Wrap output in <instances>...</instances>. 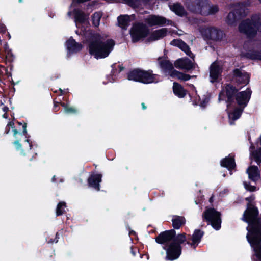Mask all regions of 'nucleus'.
I'll use <instances>...</instances> for the list:
<instances>
[{"label": "nucleus", "instance_id": "f257e3e1", "mask_svg": "<svg viewBox=\"0 0 261 261\" xmlns=\"http://www.w3.org/2000/svg\"><path fill=\"white\" fill-rule=\"evenodd\" d=\"M115 45L112 39L105 40L99 33H94L88 40V50L89 54L96 59L109 56Z\"/></svg>", "mask_w": 261, "mask_h": 261}, {"label": "nucleus", "instance_id": "f03ea898", "mask_svg": "<svg viewBox=\"0 0 261 261\" xmlns=\"http://www.w3.org/2000/svg\"><path fill=\"white\" fill-rule=\"evenodd\" d=\"M242 220L248 223L247 234L261 232V216L259 217V210L255 204H247Z\"/></svg>", "mask_w": 261, "mask_h": 261}, {"label": "nucleus", "instance_id": "7ed1b4c3", "mask_svg": "<svg viewBox=\"0 0 261 261\" xmlns=\"http://www.w3.org/2000/svg\"><path fill=\"white\" fill-rule=\"evenodd\" d=\"M127 79L144 84L156 83L160 81V75L153 73L152 70H144L135 68L127 73Z\"/></svg>", "mask_w": 261, "mask_h": 261}, {"label": "nucleus", "instance_id": "20e7f679", "mask_svg": "<svg viewBox=\"0 0 261 261\" xmlns=\"http://www.w3.org/2000/svg\"><path fill=\"white\" fill-rule=\"evenodd\" d=\"M186 241V233H179L172 242L168 245L163 246V249L166 252V260H174L178 259L182 252L181 244Z\"/></svg>", "mask_w": 261, "mask_h": 261}, {"label": "nucleus", "instance_id": "39448f33", "mask_svg": "<svg viewBox=\"0 0 261 261\" xmlns=\"http://www.w3.org/2000/svg\"><path fill=\"white\" fill-rule=\"evenodd\" d=\"M239 31L245 34L248 38L252 39L261 31V20L259 18L252 17L243 20L239 25Z\"/></svg>", "mask_w": 261, "mask_h": 261}, {"label": "nucleus", "instance_id": "423d86ee", "mask_svg": "<svg viewBox=\"0 0 261 261\" xmlns=\"http://www.w3.org/2000/svg\"><path fill=\"white\" fill-rule=\"evenodd\" d=\"M11 128L12 129V131L13 132V136L16 139L13 143L15 146L16 149L17 150H21V154L23 155H26V153L24 152L23 150L22 149V145L20 143V141H21V137L23 136H25V141L29 143L30 150L33 147L32 142L28 138L29 136H28V134L27 131V123H23L22 127V132H20V131H18L15 128L14 122L13 121H10L5 127L4 134H8ZM19 130H21V129H20Z\"/></svg>", "mask_w": 261, "mask_h": 261}, {"label": "nucleus", "instance_id": "0eeeda50", "mask_svg": "<svg viewBox=\"0 0 261 261\" xmlns=\"http://www.w3.org/2000/svg\"><path fill=\"white\" fill-rule=\"evenodd\" d=\"M203 221L211 224L212 227L216 230H219L221 227V214L214 208L206 209L202 214Z\"/></svg>", "mask_w": 261, "mask_h": 261}, {"label": "nucleus", "instance_id": "6e6552de", "mask_svg": "<svg viewBox=\"0 0 261 261\" xmlns=\"http://www.w3.org/2000/svg\"><path fill=\"white\" fill-rule=\"evenodd\" d=\"M129 34L132 42L136 43L146 38L149 34V30L145 24L137 22L133 24Z\"/></svg>", "mask_w": 261, "mask_h": 261}, {"label": "nucleus", "instance_id": "1a4fd4ad", "mask_svg": "<svg viewBox=\"0 0 261 261\" xmlns=\"http://www.w3.org/2000/svg\"><path fill=\"white\" fill-rule=\"evenodd\" d=\"M247 239L253 248L258 261H261V232L247 234Z\"/></svg>", "mask_w": 261, "mask_h": 261}, {"label": "nucleus", "instance_id": "9d476101", "mask_svg": "<svg viewBox=\"0 0 261 261\" xmlns=\"http://www.w3.org/2000/svg\"><path fill=\"white\" fill-rule=\"evenodd\" d=\"M201 33L204 38L213 41H221L224 35L223 31L213 27L202 29Z\"/></svg>", "mask_w": 261, "mask_h": 261}, {"label": "nucleus", "instance_id": "9b49d317", "mask_svg": "<svg viewBox=\"0 0 261 261\" xmlns=\"http://www.w3.org/2000/svg\"><path fill=\"white\" fill-rule=\"evenodd\" d=\"M207 0H184L187 9L192 13L202 15Z\"/></svg>", "mask_w": 261, "mask_h": 261}, {"label": "nucleus", "instance_id": "f8f14e48", "mask_svg": "<svg viewBox=\"0 0 261 261\" xmlns=\"http://www.w3.org/2000/svg\"><path fill=\"white\" fill-rule=\"evenodd\" d=\"M176 237V231L174 229H170L161 232L155 238V241L159 244L168 245Z\"/></svg>", "mask_w": 261, "mask_h": 261}, {"label": "nucleus", "instance_id": "ddd939ff", "mask_svg": "<svg viewBox=\"0 0 261 261\" xmlns=\"http://www.w3.org/2000/svg\"><path fill=\"white\" fill-rule=\"evenodd\" d=\"M102 175L101 173L96 174L94 172H91L87 179L88 186L97 191H100V184L102 181Z\"/></svg>", "mask_w": 261, "mask_h": 261}, {"label": "nucleus", "instance_id": "4468645a", "mask_svg": "<svg viewBox=\"0 0 261 261\" xmlns=\"http://www.w3.org/2000/svg\"><path fill=\"white\" fill-rule=\"evenodd\" d=\"M145 22L149 26H163L166 24L167 19L165 17L156 15H150L145 19Z\"/></svg>", "mask_w": 261, "mask_h": 261}, {"label": "nucleus", "instance_id": "2eb2a0df", "mask_svg": "<svg viewBox=\"0 0 261 261\" xmlns=\"http://www.w3.org/2000/svg\"><path fill=\"white\" fill-rule=\"evenodd\" d=\"M225 95L227 97L226 102L229 105L234 102V98L239 92V89L231 84H226L225 85Z\"/></svg>", "mask_w": 261, "mask_h": 261}, {"label": "nucleus", "instance_id": "dca6fc26", "mask_svg": "<svg viewBox=\"0 0 261 261\" xmlns=\"http://www.w3.org/2000/svg\"><path fill=\"white\" fill-rule=\"evenodd\" d=\"M175 67L179 69L189 71L194 68V64L187 57L179 58L174 62Z\"/></svg>", "mask_w": 261, "mask_h": 261}, {"label": "nucleus", "instance_id": "f3484780", "mask_svg": "<svg viewBox=\"0 0 261 261\" xmlns=\"http://www.w3.org/2000/svg\"><path fill=\"white\" fill-rule=\"evenodd\" d=\"M204 234V231L201 229H195L191 238H187L186 242H187V244L190 245L192 247L195 248L201 242V239Z\"/></svg>", "mask_w": 261, "mask_h": 261}, {"label": "nucleus", "instance_id": "a211bd4d", "mask_svg": "<svg viewBox=\"0 0 261 261\" xmlns=\"http://www.w3.org/2000/svg\"><path fill=\"white\" fill-rule=\"evenodd\" d=\"M250 5L249 1H244L237 3L234 11L240 19L247 16V8Z\"/></svg>", "mask_w": 261, "mask_h": 261}, {"label": "nucleus", "instance_id": "6ab92c4d", "mask_svg": "<svg viewBox=\"0 0 261 261\" xmlns=\"http://www.w3.org/2000/svg\"><path fill=\"white\" fill-rule=\"evenodd\" d=\"M66 46L68 51V54H74L80 52L83 48V45L71 37L66 42Z\"/></svg>", "mask_w": 261, "mask_h": 261}, {"label": "nucleus", "instance_id": "aec40b11", "mask_svg": "<svg viewBox=\"0 0 261 261\" xmlns=\"http://www.w3.org/2000/svg\"><path fill=\"white\" fill-rule=\"evenodd\" d=\"M233 77L235 78L236 83L237 85H246L249 82V77L247 73H242L239 68H235L233 70Z\"/></svg>", "mask_w": 261, "mask_h": 261}, {"label": "nucleus", "instance_id": "412c9836", "mask_svg": "<svg viewBox=\"0 0 261 261\" xmlns=\"http://www.w3.org/2000/svg\"><path fill=\"white\" fill-rule=\"evenodd\" d=\"M5 53L6 55V65H7L6 67H3L5 70L6 74L7 75L9 76H11V71L13 69V65L12 64V62L14 60L15 56L12 53V50H9Z\"/></svg>", "mask_w": 261, "mask_h": 261}, {"label": "nucleus", "instance_id": "4be33fe9", "mask_svg": "<svg viewBox=\"0 0 261 261\" xmlns=\"http://www.w3.org/2000/svg\"><path fill=\"white\" fill-rule=\"evenodd\" d=\"M220 165L231 172L236 167L234 155L230 154L228 156L222 159L220 161Z\"/></svg>", "mask_w": 261, "mask_h": 261}, {"label": "nucleus", "instance_id": "5701e85b", "mask_svg": "<svg viewBox=\"0 0 261 261\" xmlns=\"http://www.w3.org/2000/svg\"><path fill=\"white\" fill-rule=\"evenodd\" d=\"M251 94L250 91H243L239 92L234 99L236 100L238 105L243 106L244 108L247 105L251 97Z\"/></svg>", "mask_w": 261, "mask_h": 261}, {"label": "nucleus", "instance_id": "b1692460", "mask_svg": "<svg viewBox=\"0 0 261 261\" xmlns=\"http://www.w3.org/2000/svg\"><path fill=\"white\" fill-rule=\"evenodd\" d=\"M222 68L216 62L213 63L210 68V77L213 80L212 82L216 81L221 75Z\"/></svg>", "mask_w": 261, "mask_h": 261}, {"label": "nucleus", "instance_id": "393cba45", "mask_svg": "<svg viewBox=\"0 0 261 261\" xmlns=\"http://www.w3.org/2000/svg\"><path fill=\"white\" fill-rule=\"evenodd\" d=\"M167 28H162L153 31L148 37L149 42H152L164 38L167 34Z\"/></svg>", "mask_w": 261, "mask_h": 261}, {"label": "nucleus", "instance_id": "a878e982", "mask_svg": "<svg viewBox=\"0 0 261 261\" xmlns=\"http://www.w3.org/2000/svg\"><path fill=\"white\" fill-rule=\"evenodd\" d=\"M162 58V57H159L158 58L160 67L163 70L164 73H168L170 75L172 72L175 70L173 65L169 60H161Z\"/></svg>", "mask_w": 261, "mask_h": 261}, {"label": "nucleus", "instance_id": "bb28decb", "mask_svg": "<svg viewBox=\"0 0 261 261\" xmlns=\"http://www.w3.org/2000/svg\"><path fill=\"white\" fill-rule=\"evenodd\" d=\"M241 56L249 60L261 61V51L254 49H250L247 52L242 53Z\"/></svg>", "mask_w": 261, "mask_h": 261}, {"label": "nucleus", "instance_id": "cd10ccee", "mask_svg": "<svg viewBox=\"0 0 261 261\" xmlns=\"http://www.w3.org/2000/svg\"><path fill=\"white\" fill-rule=\"evenodd\" d=\"M247 173L249 179L253 181H256L260 178V173L256 166H251L247 169Z\"/></svg>", "mask_w": 261, "mask_h": 261}, {"label": "nucleus", "instance_id": "c85d7f7f", "mask_svg": "<svg viewBox=\"0 0 261 261\" xmlns=\"http://www.w3.org/2000/svg\"><path fill=\"white\" fill-rule=\"evenodd\" d=\"M170 8L175 14L179 16L182 17L187 15V12L180 3H174L170 6Z\"/></svg>", "mask_w": 261, "mask_h": 261}, {"label": "nucleus", "instance_id": "c756f323", "mask_svg": "<svg viewBox=\"0 0 261 261\" xmlns=\"http://www.w3.org/2000/svg\"><path fill=\"white\" fill-rule=\"evenodd\" d=\"M117 22L119 27L122 29L126 30L129 25L130 18L128 15H120L117 17Z\"/></svg>", "mask_w": 261, "mask_h": 261}, {"label": "nucleus", "instance_id": "7c9ffc66", "mask_svg": "<svg viewBox=\"0 0 261 261\" xmlns=\"http://www.w3.org/2000/svg\"><path fill=\"white\" fill-rule=\"evenodd\" d=\"M173 91L174 94L179 98H184L187 94V90L179 83H173Z\"/></svg>", "mask_w": 261, "mask_h": 261}, {"label": "nucleus", "instance_id": "2f4dec72", "mask_svg": "<svg viewBox=\"0 0 261 261\" xmlns=\"http://www.w3.org/2000/svg\"><path fill=\"white\" fill-rule=\"evenodd\" d=\"M75 22L83 24L85 22L87 16L85 13L79 9H74L73 11Z\"/></svg>", "mask_w": 261, "mask_h": 261}, {"label": "nucleus", "instance_id": "473e14b6", "mask_svg": "<svg viewBox=\"0 0 261 261\" xmlns=\"http://www.w3.org/2000/svg\"><path fill=\"white\" fill-rule=\"evenodd\" d=\"M219 11L217 5L210 6V2L207 0L204 9L203 10L202 15L207 16L210 14H215Z\"/></svg>", "mask_w": 261, "mask_h": 261}, {"label": "nucleus", "instance_id": "72a5a7b5", "mask_svg": "<svg viewBox=\"0 0 261 261\" xmlns=\"http://www.w3.org/2000/svg\"><path fill=\"white\" fill-rule=\"evenodd\" d=\"M173 229H178L186 223V219L183 216L175 215L172 219Z\"/></svg>", "mask_w": 261, "mask_h": 261}, {"label": "nucleus", "instance_id": "f704fd0d", "mask_svg": "<svg viewBox=\"0 0 261 261\" xmlns=\"http://www.w3.org/2000/svg\"><path fill=\"white\" fill-rule=\"evenodd\" d=\"M170 76L172 77H176L178 80L187 81L190 80L192 77L189 74L184 73L178 71L176 70H174L172 73L170 74Z\"/></svg>", "mask_w": 261, "mask_h": 261}, {"label": "nucleus", "instance_id": "c9c22d12", "mask_svg": "<svg viewBox=\"0 0 261 261\" xmlns=\"http://www.w3.org/2000/svg\"><path fill=\"white\" fill-rule=\"evenodd\" d=\"M238 15L235 13L234 11L230 12L227 16L226 21L229 25L234 24L238 20L240 19Z\"/></svg>", "mask_w": 261, "mask_h": 261}, {"label": "nucleus", "instance_id": "e433bc0d", "mask_svg": "<svg viewBox=\"0 0 261 261\" xmlns=\"http://www.w3.org/2000/svg\"><path fill=\"white\" fill-rule=\"evenodd\" d=\"M66 207V203L64 201L59 202L57 206L56 214L57 216H61L65 213V208Z\"/></svg>", "mask_w": 261, "mask_h": 261}, {"label": "nucleus", "instance_id": "4c0bfd02", "mask_svg": "<svg viewBox=\"0 0 261 261\" xmlns=\"http://www.w3.org/2000/svg\"><path fill=\"white\" fill-rule=\"evenodd\" d=\"M60 105L64 108L65 112L69 114H75L77 113V110L70 107L67 103L60 102Z\"/></svg>", "mask_w": 261, "mask_h": 261}, {"label": "nucleus", "instance_id": "58836bf2", "mask_svg": "<svg viewBox=\"0 0 261 261\" xmlns=\"http://www.w3.org/2000/svg\"><path fill=\"white\" fill-rule=\"evenodd\" d=\"M243 111V109H241L240 108H236L234 109L233 112L229 115V117H230V115H232V119L234 121L236 120L241 117Z\"/></svg>", "mask_w": 261, "mask_h": 261}, {"label": "nucleus", "instance_id": "ea45409f", "mask_svg": "<svg viewBox=\"0 0 261 261\" xmlns=\"http://www.w3.org/2000/svg\"><path fill=\"white\" fill-rule=\"evenodd\" d=\"M125 4L133 8H138L140 5L139 0H122Z\"/></svg>", "mask_w": 261, "mask_h": 261}, {"label": "nucleus", "instance_id": "a19ab883", "mask_svg": "<svg viewBox=\"0 0 261 261\" xmlns=\"http://www.w3.org/2000/svg\"><path fill=\"white\" fill-rule=\"evenodd\" d=\"M101 18V15L97 12L94 13L92 16V21L93 24L95 27H98L99 24V21Z\"/></svg>", "mask_w": 261, "mask_h": 261}, {"label": "nucleus", "instance_id": "79ce46f5", "mask_svg": "<svg viewBox=\"0 0 261 261\" xmlns=\"http://www.w3.org/2000/svg\"><path fill=\"white\" fill-rule=\"evenodd\" d=\"M253 155L256 163L257 165H259L261 163V148L254 151Z\"/></svg>", "mask_w": 261, "mask_h": 261}, {"label": "nucleus", "instance_id": "37998d69", "mask_svg": "<svg viewBox=\"0 0 261 261\" xmlns=\"http://www.w3.org/2000/svg\"><path fill=\"white\" fill-rule=\"evenodd\" d=\"M255 198V197L254 195L252 194L250 196L245 198V199L246 201H247V204H255V202L254 201Z\"/></svg>", "mask_w": 261, "mask_h": 261}, {"label": "nucleus", "instance_id": "c03bdc74", "mask_svg": "<svg viewBox=\"0 0 261 261\" xmlns=\"http://www.w3.org/2000/svg\"><path fill=\"white\" fill-rule=\"evenodd\" d=\"M185 53V54L188 56L189 57H190L192 59H194L195 57L194 55L191 52L190 50V48L189 46H188L186 49L183 51Z\"/></svg>", "mask_w": 261, "mask_h": 261}, {"label": "nucleus", "instance_id": "a18cd8bd", "mask_svg": "<svg viewBox=\"0 0 261 261\" xmlns=\"http://www.w3.org/2000/svg\"><path fill=\"white\" fill-rule=\"evenodd\" d=\"M185 53V54L188 56L189 57H190L192 59H194L195 57L194 55L191 52L190 50V48L189 46H188L186 49L183 51Z\"/></svg>", "mask_w": 261, "mask_h": 261}, {"label": "nucleus", "instance_id": "49530a36", "mask_svg": "<svg viewBox=\"0 0 261 261\" xmlns=\"http://www.w3.org/2000/svg\"><path fill=\"white\" fill-rule=\"evenodd\" d=\"M183 40H182L181 39H174L173 40H172L171 42H170V44L173 45V46H177L178 47V46H179L180 43L182 42Z\"/></svg>", "mask_w": 261, "mask_h": 261}, {"label": "nucleus", "instance_id": "de8ad7c7", "mask_svg": "<svg viewBox=\"0 0 261 261\" xmlns=\"http://www.w3.org/2000/svg\"><path fill=\"white\" fill-rule=\"evenodd\" d=\"M246 189L250 192H254L256 190V187L254 186L246 184L245 186Z\"/></svg>", "mask_w": 261, "mask_h": 261}, {"label": "nucleus", "instance_id": "09e8293b", "mask_svg": "<svg viewBox=\"0 0 261 261\" xmlns=\"http://www.w3.org/2000/svg\"><path fill=\"white\" fill-rule=\"evenodd\" d=\"M116 64H114L112 65V70L111 71V74L113 76H116V74H118V70L116 68Z\"/></svg>", "mask_w": 261, "mask_h": 261}, {"label": "nucleus", "instance_id": "8fccbe9b", "mask_svg": "<svg viewBox=\"0 0 261 261\" xmlns=\"http://www.w3.org/2000/svg\"><path fill=\"white\" fill-rule=\"evenodd\" d=\"M54 107H53V110L54 112H58L59 109H60V108H59V105H60V102H56L55 101H54Z\"/></svg>", "mask_w": 261, "mask_h": 261}, {"label": "nucleus", "instance_id": "3c124183", "mask_svg": "<svg viewBox=\"0 0 261 261\" xmlns=\"http://www.w3.org/2000/svg\"><path fill=\"white\" fill-rule=\"evenodd\" d=\"M189 45L184 41L180 43L178 47L183 51Z\"/></svg>", "mask_w": 261, "mask_h": 261}, {"label": "nucleus", "instance_id": "603ef678", "mask_svg": "<svg viewBox=\"0 0 261 261\" xmlns=\"http://www.w3.org/2000/svg\"><path fill=\"white\" fill-rule=\"evenodd\" d=\"M7 31L6 27L3 23H0V33L4 34Z\"/></svg>", "mask_w": 261, "mask_h": 261}, {"label": "nucleus", "instance_id": "864d4df0", "mask_svg": "<svg viewBox=\"0 0 261 261\" xmlns=\"http://www.w3.org/2000/svg\"><path fill=\"white\" fill-rule=\"evenodd\" d=\"M137 251H138V249L136 247H134L133 246H131L130 252L134 256L136 255Z\"/></svg>", "mask_w": 261, "mask_h": 261}, {"label": "nucleus", "instance_id": "5fc2aeb1", "mask_svg": "<svg viewBox=\"0 0 261 261\" xmlns=\"http://www.w3.org/2000/svg\"><path fill=\"white\" fill-rule=\"evenodd\" d=\"M3 48L5 52L11 49L9 48L8 43L6 42H4Z\"/></svg>", "mask_w": 261, "mask_h": 261}, {"label": "nucleus", "instance_id": "6e6d98bb", "mask_svg": "<svg viewBox=\"0 0 261 261\" xmlns=\"http://www.w3.org/2000/svg\"><path fill=\"white\" fill-rule=\"evenodd\" d=\"M128 229H129V235H133V236H136V232L133 230H130V227L128 225L127 226Z\"/></svg>", "mask_w": 261, "mask_h": 261}, {"label": "nucleus", "instance_id": "4d7b16f0", "mask_svg": "<svg viewBox=\"0 0 261 261\" xmlns=\"http://www.w3.org/2000/svg\"><path fill=\"white\" fill-rule=\"evenodd\" d=\"M150 1L151 0H139L140 5H141V3L145 5L147 4L150 2Z\"/></svg>", "mask_w": 261, "mask_h": 261}, {"label": "nucleus", "instance_id": "13d9d810", "mask_svg": "<svg viewBox=\"0 0 261 261\" xmlns=\"http://www.w3.org/2000/svg\"><path fill=\"white\" fill-rule=\"evenodd\" d=\"M118 73H120L122 71H123L124 69V67L122 65H118Z\"/></svg>", "mask_w": 261, "mask_h": 261}, {"label": "nucleus", "instance_id": "bf43d9fd", "mask_svg": "<svg viewBox=\"0 0 261 261\" xmlns=\"http://www.w3.org/2000/svg\"><path fill=\"white\" fill-rule=\"evenodd\" d=\"M46 241L48 243L51 244L55 242V240L54 239H53V238H48L47 239H46Z\"/></svg>", "mask_w": 261, "mask_h": 261}, {"label": "nucleus", "instance_id": "052dcab7", "mask_svg": "<svg viewBox=\"0 0 261 261\" xmlns=\"http://www.w3.org/2000/svg\"><path fill=\"white\" fill-rule=\"evenodd\" d=\"M59 233L57 232L56 233V237H55V238L54 239L55 243H57L58 242V239L59 238Z\"/></svg>", "mask_w": 261, "mask_h": 261}, {"label": "nucleus", "instance_id": "680f3d73", "mask_svg": "<svg viewBox=\"0 0 261 261\" xmlns=\"http://www.w3.org/2000/svg\"><path fill=\"white\" fill-rule=\"evenodd\" d=\"M9 110V108L7 106H4L3 108V111L5 112V113H7Z\"/></svg>", "mask_w": 261, "mask_h": 261}, {"label": "nucleus", "instance_id": "e2e57ef3", "mask_svg": "<svg viewBox=\"0 0 261 261\" xmlns=\"http://www.w3.org/2000/svg\"><path fill=\"white\" fill-rule=\"evenodd\" d=\"M221 95H224V93L223 91H221L219 94V98H218V99L219 101H221L222 100V99H221Z\"/></svg>", "mask_w": 261, "mask_h": 261}, {"label": "nucleus", "instance_id": "0e129e2a", "mask_svg": "<svg viewBox=\"0 0 261 261\" xmlns=\"http://www.w3.org/2000/svg\"><path fill=\"white\" fill-rule=\"evenodd\" d=\"M141 106H142V108L143 110H145L146 109L147 107L146 106H145V103L144 102H142L141 103Z\"/></svg>", "mask_w": 261, "mask_h": 261}, {"label": "nucleus", "instance_id": "69168bd1", "mask_svg": "<svg viewBox=\"0 0 261 261\" xmlns=\"http://www.w3.org/2000/svg\"><path fill=\"white\" fill-rule=\"evenodd\" d=\"M59 91H60V94L59 95H64V91L61 88H59Z\"/></svg>", "mask_w": 261, "mask_h": 261}, {"label": "nucleus", "instance_id": "338daca9", "mask_svg": "<svg viewBox=\"0 0 261 261\" xmlns=\"http://www.w3.org/2000/svg\"><path fill=\"white\" fill-rule=\"evenodd\" d=\"M205 103H206V102H205V100H203V101H202V102H201L200 103V106H201V107H204V106H205Z\"/></svg>", "mask_w": 261, "mask_h": 261}, {"label": "nucleus", "instance_id": "774afa93", "mask_svg": "<svg viewBox=\"0 0 261 261\" xmlns=\"http://www.w3.org/2000/svg\"><path fill=\"white\" fill-rule=\"evenodd\" d=\"M6 36L7 37L8 39L9 40L11 39V35L9 32L7 33Z\"/></svg>", "mask_w": 261, "mask_h": 261}]
</instances>
